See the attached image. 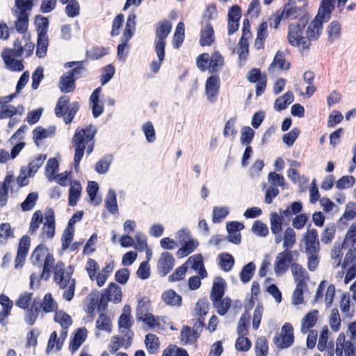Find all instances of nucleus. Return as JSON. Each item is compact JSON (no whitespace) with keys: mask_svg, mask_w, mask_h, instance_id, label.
Segmentation results:
<instances>
[{"mask_svg":"<svg viewBox=\"0 0 356 356\" xmlns=\"http://www.w3.org/2000/svg\"><path fill=\"white\" fill-rule=\"evenodd\" d=\"M83 68L77 67L67 72L60 79L58 87L63 92H70L75 88V80L81 74Z\"/></svg>","mask_w":356,"mask_h":356,"instance_id":"obj_7","label":"nucleus"},{"mask_svg":"<svg viewBox=\"0 0 356 356\" xmlns=\"http://www.w3.org/2000/svg\"><path fill=\"white\" fill-rule=\"evenodd\" d=\"M252 232L256 236L265 237L268 234V228L266 224L260 220H256L252 227Z\"/></svg>","mask_w":356,"mask_h":356,"instance_id":"obj_62","label":"nucleus"},{"mask_svg":"<svg viewBox=\"0 0 356 356\" xmlns=\"http://www.w3.org/2000/svg\"><path fill=\"white\" fill-rule=\"evenodd\" d=\"M54 278L55 282L62 289H64L63 297L67 301H70L74 296L75 280L72 278V270L70 268L65 269L63 262L58 261L54 268Z\"/></svg>","mask_w":356,"mask_h":356,"instance_id":"obj_2","label":"nucleus"},{"mask_svg":"<svg viewBox=\"0 0 356 356\" xmlns=\"http://www.w3.org/2000/svg\"><path fill=\"white\" fill-rule=\"evenodd\" d=\"M58 163L56 159H50L48 160L46 165V176L49 180L55 179V175L58 172Z\"/></svg>","mask_w":356,"mask_h":356,"instance_id":"obj_63","label":"nucleus"},{"mask_svg":"<svg viewBox=\"0 0 356 356\" xmlns=\"http://www.w3.org/2000/svg\"><path fill=\"white\" fill-rule=\"evenodd\" d=\"M44 215H42L40 211H36L32 216L30 227L29 233L33 234L39 228L40 224L43 222Z\"/></svg>","mask_w":356,"mask_h":356,"instance_id":"obj_57","label":"nucleus"},{"mask_svg":"<svg viewBox=\"0 0 356 356\" xmlns=\"http://www.w3.org/2000/svg\"><path fill=\"white\" fill-rule=\"evenodd\" d=\"M45 154H39L34 159H33L29 164L28 167L26 168L29 170V176H32L35 174L40 167L43 164L46 159Z\"/></svg>","mask_w":356,"mask_h":356,"instance_id":"obj_54","label":"nucleus"},{"mask_svg":"<svg viewBox=\"0 0 356 356\" xmlns=\"http://www.w3.org/2000/svg\"><path fill=\"white\" fill-rule=\"evenodd\" d=\"M48 47L47 36H38L36 55L39 58L45 56Z\"/></svg>","mask_w":356,"mask_h":356,"instance_id":"obj_61","label":"nucleus"},{"mask_svg":"<svg viewBox=\"0 0 356 356\" xmlns=\"http://www.w3.org/2000/svg\"><path fill=\"white\" fill-rule=\"evenodd\" d=\"M132 325L131 321V308L129 306H124L123 312L120 315L118 320V325L120 328L129 329Z\"/></svg>","mask_w":356,"mask_h":356,"instance_id":"obj_48","label":"nucleus"},{"mask_svg":"<svg viewBox=\"0 0 356 356\" xmlns=\"http://www.w3.org/2000/svg\"><path fill=\"white\" fill-rule=\"evenodd\" d=\"M82 187L81 184L77 181L71 183L69 191L68 202L70 206H75L81 197Z\"/></svg>","mask_w":356,"mask_h":356,"instance_id":"obj_36","label":"nucleus"},{"mask_svg":"<svg viewBox=\"0 0 356 356\" xmlns=\"http://www.w3.org/2000/svg\"><path fill=\"white\" fill-rule=\"evenodd\" d=\"M219 264L224 271H229L234 264V257L229 253H222L219 255Z\"/></svg>","mask_w":356,"mask_h":356,"instance_id":"obj_53","label":"nucleus"},{"mask_svg":"<svg viewBox=\"0 0 356 356\" xmlns=\"http://www.w3.org/2000/svg\"><path fill=\"white\" fill-rule=\"evenodd\" d=\"M214 31L210 24H206L201 31L200 40L202 46H210L214 42Z\"/></svg>","mask_w":356,"mask_h":356,"instance_id":"obj_31","label":"nucleus"},{"mask_svg":"<svg viewBox=\"0 0 356 356\" xmlns=\"http://www.w3.org/2000/svg\"><path fill=\"white\" fill-rule=\"evenodd\" d=\"M275 346L281 349L287 348L294 342L293 328L289 323H285L281 329L280 333L273 339Z\"/></svg>","mask_w":356,"mask_h":356,"instance_id":"obj_6","label":"nucleus"},{"mask_svg":"<svg viewBox=\"0 0 356 356\" xmlns=\"http://www.w3.org/2000/svg\"><path fill=\"white\" fill-rule=\"evenodd\" d=\"M44 220L41 237L42 239L51 238L55 234V216L51 209L45 210Z\"/></svg>","mask_w":356,"mask_h":356,"instance_id":"obj_12","label":"nucleus"},{"mask_svg":"<svg viewBox=\"0 0 356 356\" xmlns=\"http://www.w3.org/2000/svg\"><path fill=\"white\" fill-rule=\"evenodd\" d=\"M32 8L33 2L31 0H15L13 13L15 16L29 17Z\"/></svg>","mask_w":356,"mask_h":356,"instance_id":"obj_21","label":"nucleus"},{"mask_svg":"<svg viewBox=\"0 0 356 356\" xmlns=\"http://www.w3.org/2000/svg\"><path fill=\"white\" fill-rule=\"evenodd\" d=\"M296 253V251L292 252L285 249L277 254L273 265L276 276H282L286 273L289 268L291 267L293 264V255Z\"/></svg>","mask_w":356,"mask_h":356,"instance_id":"obj_5","label":"nucleus"},{"mask_svg":"<svg viewBox=\"0 0 356 356\" xmlns=\"http://www.w3.org/2000/svg\"><path fill=\"white\" fill-rule=\"evenodd\" d=\"M306 23V19H300L298 22L289 24L288 40L291 45L303 49L309 48V42L302 36V29Z\"/></svg>","mask_w":356,"mask_h":356,"instance_id":"obj_3","label":"nucleus"},{"mask_svg":"<svg viewBox=\"0 0 356 356\" xmlns=\"http://www.w3.org/2000/svg\"><path fill=\"white\" fill-rule=\"evenodd\" d=\"M199 243L197 240H195L194 238H191L190 240L187 241L181 245V248H180L177 252V256L178 258H183L193 252H194L196 248L198 247Z\"/></svg>","mask_w":356,"mask_h":356,"instance_id":"obj_33","label":"nucleus"},{"mask_svg":"<svg viewBox=\"0 0 356 356\" xmlns=\"http://www.w3.org/2000/svg\"><path fill=\"white\" fill-rule=\"evenodd\" d=\"M136 316L138 320L144 322L149 327L155 328L159 325L158 319L148 312L147 302L145 300H141L138 302Z\"/></svg>","mask_w":356,"mask_h":356,"instance_id":"obj_10","label":"nucleus"},{"mask_svg":"<svg viewBox=\"0 0 356 356\" xmlns=\"http://www.w3.org/2000/svg\"><path fill=\"white\" fill-rule=\"evenodd\" d=\"M97 129L92 125H89L85 129H77L72 138V143L75 148L74 154V169L78 170L79 164L81 160L84 150L86 149L87 154H90L94 147V137Z\"/></svg>","mask_w":356,"mask_h":356,"instance_id":"obj_1","label":"nucleus"},{"mask_svg":"<svg viewBox=\"0 0 356 356\" xmlns=\"http://www.w3.org/2000/svg\"><path fill=\"white\" fill-rule=\"evenodd\" d=\"M88 331L85 327L78 329L70 342L69 348L72 352L77 350L81 344L86 341Z\"/></svg>","mask_w":356,"mask_h":356,"instance_id":"obj_26","label":"nucleus"},{"mask_svg":"<svg viewBox=\"0 0 356 356\" xmlns=\"http://www.w3.org/2000/svg\"><path fill=\"white\" fill-rule=\"evenodd\" d=\"M296 241V236L294 230L291 227H287L284 231L283 237V246L285 249L291 248Z\"/></svg>","mask_w":356,"mask_h":356,"instance_id":"obj_50","label":"nucleus"},{"mask_svg":"<svg viewBox=\"0 0 356 356\" xmlns=\"http://www.w3.org/2000/svg\"><path fill=\"white\" fill-rule=\"evenodd\" d=\"M307 286L296 285L291 297V303L293 305H298L304 303L303 292Z\"/></svg>","mask_w":356,"mask_h":356,"instance_id":"obj_60","label":"nucleus"},{"mask_svg":"<svg viewBox=\"0 0 356 356\" xmlns=\"http://www.w3.org/2000/svg\"><path fill=\"white\" fill-rule=\"evenodd\" d=\"M24 111V108L21 105H19L17 107H15L13 105L3 104L1 105V118H10L17 113L22 115Z\"/></svg>","mask_w":356,"mask_h":356,"instance_id":"obj_47","label":"nucleus"},{"mask_svg":"<svg viewBox=\"0 0 356 356\" xmlns=\"http://www.w3.org/2000/svg\"><path fill=\"white\" fill-rule=\"evenodd\" d=\"M185 264L188 267L191 266L197 271L202 278L207 276V272L204 266L203 257L200 254H196L190 257Z\"/></svg>","mask_w":356,"mask_h":356,"instance_id":"obj_20","label":"nucleus"},{"mask_svg":"<svg viewBox=\"0 0 356 356\" xmlns=\"http://www.w3.org/2000/svg\"><path fill=\"white\" fill-rule=\"evenodd\" d=\"M41 308L44 313L56 312L58 304L49 293H46L41 302Z\"/></svg>","mask_w":356,"mask_h":356,"instance_id":"obj_41","label":"nucleus"},{"mask_svg":"<svg viewBox=\"0 0 356 356\" xmlns=\"http://www.w3.org/2000/svg\"><path fill=\"white\" fill-rule=\"evenodd\" d=\"M318 312L313 310L307 313L301 320V332L307 333L309 329L314 326L318 319Z\"/></svg>","mask_w":356,"mask_h":356,"instance_id":"obj_28","label":"nucleus"},{"mask_svg":"<svg viewBox=\"0 0 356 356\" xmlns=\"http://www.w3.org/2000/svg\"><path fill=\"white\" fill-rule=\"evenodd\" d=\"M56 132L55 127H49L48 128H43L42 127H36L33 132V138L35 143L38 146L39 142L47 138L52 137Z\"/></svg>","mask_w":356,"mask_h":356,"instance_id":"obj_24","label":"nucleus"},{"mask_svg":"<svg viewBox=\"0 0 356 356\" xmlns=\"http://www.w3.org/2000/svg\"><path fill=\"white\" fill-rule=\"evenodd\" d=\"M225 284L226 282L222 278L216 277L214 279L210 295L211 301L219 300V298H222L225 292Z\"/></svg>","mask_w":356,"mask_h":356,"instance_id":"obj_25","label":"nucleus"},{"mask_svg":"<svg viewBox=\"0 0 356 356\" xmlns=\"http://www.w3.org/2000/svg\"><path fill=\"white\" fill-rule=\"evenodd\" d=\"M255 270V265L253 262L246 264L240 273L241 280L244 282H248L252 277Z\"/></svg>","mask_w":356,"mask_h":356,"instance_id":"obj_56","label":"nucleus"},{"mask_svg":"<svg viewBox=\"0 0 356 356\" xmlns=\"http://www.w3.org/2000/svg\"><path fill=\"white\" fill-rule=\"evenodd\" d=\"M268 24L267 22L261 23L257 29V38L254 45L257 49H261L263 46L264 41L267 36Z\"/></svg>","mask_w":356,"mask_h":356,"instance_id":"obj_52","label":"nucleus"},{"mask_svg":"<svg viewBox=\"0 0 356 356\" xmlns=\"http://www.w3.org/2000/svg\"><path fill=\"white\" fill-rule=\"evenodd\" d=\"M323 22L325 20L316 16L307 28V35L308 39L316 40L318 38L322 31Z\"/></svg>","mask_w":356,"mask_h":356,"instance_id":"obj_22","label":"nucleus"},{"mask_svg":"<svg viewBox=\"0 0 356 356\" xmlns=\"http://www.w3.org/2000/svg\"><path fill=\"white\" fill-rule=\"evenodd\" d=\"M341 26L338 21H332L327 26V37L330 42L338 40L341 36Z\"/></svg>","mask_w":356,"mask_h":356,"instance_id":"obj_43","label":"nucleus"},{"mask_svg":"<svg viewBox=\"0 0 356 356\" xmlns=\"http://www.w3.org/2000/svg\"><path fill=\"white\" fill-rule=\"evenodd\" d=\"M30 238L24 236L19 241L17 257L15 259V268H21L23 266L25 258L28 254L30 247Z\"/></svg>","mask_w":356,"mask_h":356,"instance_id":"obj_16","label":"nucleus"},{"mask_svg":"<svg viewBox=\"0 0 356 356\" xmlns=\"http://www.w3.org/2000/svg\"><path fill=\"white\" fill-rule=\"evenodd\" d=\"M231 299L227 297L212 301L213 307L216 309L218 314L221 316L225 315L231 306Z\"/></svg>","mask_w":356,"mask_h":356,"instance_id":"obj_44","label":"nucleus"},{"mask_svg":"<svg viewBox=\"0 0 356 356\" xmlns=\"http://www.w3.org/2000/svg\"><path fill=\"white\" fill-rule=\"evenodd\" d=\"M35 24L38 29V36H47L49 26V21L47 18L37 15L35 17Z\"/></svg>","mask_w":356,"mask_h":356,"instance_id":"obj_58","label":"nucleus"},{"mask_svg":"<svg viewBox=\"0 0 356 356\" xmlns=\"http://www.w3.org/2000/svg\"><path fill=\"white\" fill-rule=\"evenodd\" d=\"M256 356H267L268 353V345L266 339L264 337H259L255 343Z\"/></svg>","mask_w":356,"mask_h":356,"instance_id":"obj_55","label":"nucleus"},{"mask_svg":"<svg viewBox=\"0 0 356 356\" xmlns=\"http://www.w3.org/2000/svg\"><path fill=\"white\" fill-rule=\"evenodd\" d=\"M303 237L305 252H319V241L316 229H308Z\"/></svg>","mask_w":356,"mask_h":356,"instance_id":"obj_14","label":"nucleus"},{"mask_svg":"<svg viewBox=\"0 0 356 356\" xmlns=\"http://www.w3.org/2000/svg\"><path fill=\"white\" fill-rule=\"evenodd\" d=\"M15 21L14 27L15 31L22 35L24 41H29L31 39V33L29 31V17L15 16Z\"/></svg>","mask_w":356,"mask_h":356,"instance_id":"obj_19","label":"nucleus"},{"mask_svg":"<svg viewBox=\"0 0 356 356\" xmlns=\"http://www.w3.org/2000/svg\"><path fill=\"white\" fill-rule=\"evenodd\" d=\"M282 216L273 212L270 215V230L272 233L282 232Z\"/></svg>","mask_w":356,"mask_h":356,"instance_id":"obj_49","label":"nucleus"},{"mask_svg":"<svg viewBox=\"0 0 356 356\" xmlns=\"http://www.w3.org/2000/svg\"><path fill=\"white\" fill-rule=\"evenodd\" d=\"M175 259L173 256L168 252H163L157 262V270L161 276H165L174 267Z\"/></svg>","mask_w":356,"mask_h":356,"instance_id":"obj_13","label":"nucleus"},{"mask_svg":"<svg viewBox=\"0 0 356 356\" xmlns=\"http://www.w3.org/2000/svg\"><path fill=\"white\" fill-rule=\"evenodd\" d=\"M220 86V80L218 75L213 74L207 78L205 83V95L207 99L210 103L217 101Z\"/></svg>","mask_w":356,"mask_h":356,"instance_id":"obj_11","label":"nucleus"},{"mask_svg":"<svg viewBox=\"0 0 356 356\" xmlns=\"http://www.w3.org/2000/svg\"><path fill=\"white\" fill-rule=\"evenodd\" d=\"M355 178L351 175L341 177L336 183V187L339 189L351 188L355 183Z\"/></svg>","mask_w":356,"mask_h":356,"instance_id":"obj_64","label":"nucleus"},{"mask_svg":"<svg viewBox=\"0 0 356 356\" xmlns=\"http://www.w3.org/2000/svg\"><path fill=\"white\" fill-rule=\"evenodd\" d=\"M54 265V259L52 254H49L47 255V257L44 260V265L42 273L41 274V278L44 280H47L50 276V273L51 271V268Z\"/></svg>","mask_w":356,"mask_h":356,"instance_id":"obj_59","label":"nucleus"},{"mask_svg":"<svg viewBox=\"0 0 356 356\" xmlns=\"http://www.w3.org/2000/svg\"><path fill=\"white\" fill-rule=\"evenodd\" d=\"M224 65V58L218 51H214L209 55V71L218 72Z\"/></svg>","mask_w":356,"mask_h":356,"instance_id":"obj_34","label":"nucleus"},{"mask_svg":"<svg viewBox=\"0 0 356 356\" xmlns=\"http://www.w3.org/2000/svg\"><path fill=\"white\" fill-rule=\"evenodd\" d=\"M47 249L43 245H38L31 254V261L33 265L40 264L49 254Z\"/></svg>","mask_w":356,"mask_h":356,"instance_id":"obj_45","label":"nucleus"},{"mask_svg":"<svg viewBox=\"0 0 356 356\" xmlns=\"http://www.w3.org/2000/svg\"><path fill=\"white\" fill-rule=\"evenodd\" d=\"M294 100L293 94L289 91L284 95L278 97L274 104V108L275 110L280 111L285 109Z\"/></svg>","mask_w":356,"mask_h":356,"instance_id":"obj_40","label":"nucleus"},{"mask_svg":"<svg viewBox=\"0 0 356 356\" xmlns=\"http://www.w3.org/2000/svg\"><path fill=\"white\" fill-rule=\"evenodd\" d=\"M10 51H5L3 58L5 62L6 67L13 71H21L24 68V65L21 60H17L15 58L12 57L10 53Z\"/></svg>","mask_w":356,"mask_h":356,"instance_id":"obj_37","label":"nucleus"},{"mask_svg":"<svg viewBox=\"0 0 356 356\" xmlns=\"http://www.w3.org/2000/svg\"><path fill=\"white\" fill-rule=\"evenodd\" d=\"M291 269L296 285L307 286V282L309 277L307 270L297 263L292 264Z\"/></svg>","mask_w":356,"mask_h":356,"instance_id":"obj_18","label":"nucleus"},{"mask_svg":"<svg viewBox=\"0 0 356 356\" xmlns=\"http://www.w3.org/2000/svg\"><path fill=\"white\" fill-rule=\"evenodd\" d=\"M290 65L286 61L284 54L281 51H277L275 56L274 60L268 67V71L273 73L275 70H285L289 69Z\"/></svg>","mask_w":356,"mask_h":356,"instance_id":"obj_30","label":"nucleus"},{"mask_svg":"<svg viewBox=\"0 0 356 356\" xmlns=\"http://www.w3.org/2000/svg\"><path fill=\"white\" fill-rule=\"evenodd\" d=\"M334 8V0H322L317 17L327 22L330 18L332 11Z\"/></svg>","mask_w":356,"mask_h":356,"instance_id":"obj_29","label":"nucleus"},{"mask_svg":"<svg viewBox=\"0 0 356 356\" xmlns=\"http://www.w3.org/2000/svg\"><path fill=\"white\" fill-rule=\"evenodd\" d=\"M112 320L111 318L105 314H101L96 321V328L111 333L112 332Z\"/></svg>","mask_w":356,"mask_h":356,"instance_id":"obj_39","label":"nucleus"},{"mask_svg":"<svg viewBox=\"0 0 356 356\" xmlns=\"http://www.w3.org/2000/svg\"><path fill=\"white\" fill-rule=\"evenodd\" d=\"M54 321L59 323L62 327L61 332L57 341V348L61 349L63 343L67 335V329L72 325V321L71 317L63 311L56 312L54 315Z\"/></svg>","mask_w":356,"mask_h":356,"instance_id":"obj_9","label":"nucleus"},{"mask_svg":"<svg viewBox=\"0 0 356 356\" xmlns=\"http://www.w3.org/2000/svg\"><path fill=\"white\" fill-rule=\"evenodd\" d=\"M25 44L24 46L22 45L21 41L17 39L14 42V47L11 49V53L13 56H22L25 55V56H30L35 49V44L31 40L29 41H24Z\"/></svg>","mask_w":356,"mask_h":356,"instance_id":"obj_17","label":"nucleus"},{"mask_svg":"<svg viewBox=\"0 0 356 356\" xmlns=\"http://www.w3.org/2000/svg\"><path fill=\"white\" fill-rule=\"evenodd\" d=\"M184 39V24L179 22L173 36L172 43L175 48L178 49L182 44Z\"/></svg>","mask_w":356,"mask_h":356,"instance_id":"obj_51","label":"nucleus"},{"mask_svg":"<svg viewBox=\"0 0 356 356\" xmlns=\"http://www.w3.org/2000/svg\"><path fill=\"white\" fill-rule=\"evenodd\" d=\"M340 310L344 317L350 318L353 316L355 309L350 306V295L344 293L341 298L339 303Z\"/></svg>","mask_w":356,"mask_h":356,"instance_id":"obj_35","label":"nucleus"},{"mask_svg":"<svg viewBox=\"0 0 356 356\" xmlns=\"http://www.w3.org/2000/svg\"><path fill=\"white\" fill-rule=\"evenodd\" d=\"M105 207L112 214H115L118 212L116 193L113 189H110L106 195L105 198Z\"/></svg>","mask_w":356,"mask_h":356,"instance_id":"obj_42","label":"nucleus"},{"mask_svg":"<svg viewBox=\"0 0 356 356\" xmlns=\"http://www.w3.org/2000/svg\"><path fill=\"white\" fill-rule=\"evenodd\" d=\"M145 343L148 352L151 354L156 353L160 346L159 338L153 334L146 335Z\"/></svg>","mask_w":356,"mask_h":356,"instance_id":"obj_46","label":"nucleus"},{"mask_svg":"<svg viewBox=\"0 0 356 356\" xmlns=\"http://www.w3.org/2000/svg\"><path fill=\"white\" fill-rule=\"evenodd\" d=\"M281 13L282 15V17L284 18V20L295 19L298 18V20L300 19H305L304 17L303 10L301 8L294 6L290 3L285 5Z\"/></svg>","mask_w":356,"mask_h":356,"instance_id":"obj_23","label":"nucleus"},{"mask_svg":"<svg viewBox=\"0 0 356 356\" xmlns=\"http://www.w3.org/2000/svg\"><path fill=\"white\" fill-rule=\"evenodd\" d=\"M171 29L172 24L167 20H164L159 23L156 28L154 44L155 49H158L160 55H162L163 50H165V39L171 31Z\"/></svg>","mask_w":356,"mask_h":356,"instance_id":"obj_8","label":"nucleus"},{"mask_svg":"<svg viewBox=\"0 0 356 356\" xmlns=\"http://www.w3.org/2000/svg\"><path fill=\"white\" fill-rule=\"evenodd\" d=\"M102 92L100 87L96 88L90 97V102L92 104V114L95 118L99 117L104 111L103 104L99 103V95Z\"/></svg>","mask_w":356,"mask_h":356,"instance_id":"obj_27","label":"nucleus"},{"mask_svg":"<svg viewBox=\"0 0 356 356\" xmlns=\"http://www.w3.org/2000/svg\"><path fill=\"white\" fill-rule=\"evenodd\" d=\"M162 300L165 305L179 307L181 304V297L173 290H168L162 294Z\"/></svg>","mask_w":356,"mask_h":356,"instance_id":"obj_32","label":"nucleus"},{"mask_svg":"<svg viewBox=\"0 0 356 356\" xmlns=\"http://www.w3.org/2000/svg\"><path fill=\"white\" fill-rule=\"evenodd\" d=\"M122 294L121 288L115 283H111L102 294L100 302L111 301L118 303L122 300Z\"/></svg>","mask_w":356,"mask_h":356,"instance_id":"obj_15","label":"nucleus"},{"mask_svg":"<svg viewBox=\"0 0 356 356\" xmlns=\"http://www.w3.org/2000/svg\"><path fill=\"white\" fill-rule=\"evenodd\" d=\"M13 307V302L8 297L1 294V325H6L8 321L6 319Z\"/></svg>","mask_w":356,"mask_h":356,"instance_id":"obj_38","label":"nucleus"},{"mask_svg":"<svg viewBox=\"0 0 356 356\" xmlns=\"http://www.w3.org/2000/svg\"><path fill=\"white\" fill-rule=\"evenodd\" d=\"M136 16L134 13H131L128 16L126 26L121 38L122 43L118 47V56L123 61L125 60L128 54V50L129 48L128 42L132 38L136 31Z\"/></svg>","mask_w":356,"mask_h":356,"instance_id":"obj_4","label":"nucleus"}]
</instances>
